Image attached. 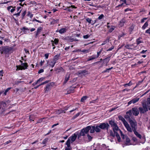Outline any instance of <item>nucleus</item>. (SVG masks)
<instances>
[{
    "label": "nucleus",
    "mask_w": 150,
    "mask_h": 150,
    "mask_svg": "<svg viewBox=\"0 0 150 150\" xmlns=\"http://www.w3.org/2000/svg\"><path fill=\"white\" fill-rule=\"evenodd\" d=\"M130 126L127 122V126H125L127 131L130 133H132L137 130V123L135 119L129 120V121Z\"/></svg>",
    "instance_id": "1"
},
{
    "label": "nucleus",
    "mask_w": 150,
    "mask_h": 150,
    "mask_svg": "<svg viewBox=\"0 0 150 150\" xmlns=\"http://www.w3.org/2000/svg\"><path fill=\"white\" fill-rule=\"evenodd\" d=\"M109 123L113 129L114 132L115 133L116 131H119L121 133L122 132L119 129L117 124L114 120H109Z\"/></svg>",
    "instance_id": "2"
},
{
    "label": "nucleus",
    "mask_w": 150,
    "mask_h": 150,
    "mask_svg": "<svg viewBox=\"0 0 150 150\" xmlns=\"http://www.w3.org/2000/svg\"><path fill=\"white\" fill-rule=\"evenodd\" d=\"M59 59V57L57 55L55 56L53 59H52L50 62L48 61H47V64L50 67H51L52 68L53 67L57 62V61Z\"/></svg>",
    "instance_id": "3"
},
{
    "label": "nucleus",
    "mask_w": 150,
    "mask_h": 150,
    "mask_svg": "<svg viewBox=\"0 0 150 150\" xmlns=\"http://www.w3.org/2000/svg\"><path fill=\"white\" fill-rule=\"evenodd\" d=\"M54 85L55 83L53 82H50L47 84L44 88L45 92V93H47Z\"/></svg>",
    "instance_id": "4"
},
{
    "label": "nucleus",
    "mask_w": 150,
    "mask_h": 150,
    "mask_svg": "<svg viewBox=\"0 0 150 150\" xmlns=\"http://www.w3.org/2000/svg\"><path fill=\"white\" fill-rule=\"evenodd\" d=\"M89 127H86L81 129L79 134H78L77 137L78 139H79L81 136H85L86 134L88 133V130L89 129Z\"/></svg>",
    "instance_id": "5"
},
{
    "label": "nucleus",
    "mask_w": 150,
    "mask_h": 150,
    "mask_svg": "<svg viewBox=\"0 0 150 150\" xmlns=\"http://www.w3.org/2000/svg\"><path fill=\"white\" fill-rule=\"evenodd\" d=\"M21 63V65L17 67L16 70L25 69L27 68L28 64L26 63H23L22 61L20 60Z\"/></svg>",
    "instance_id": "6"
},
{
    "label": "nucleus",
    "mask_w": 150,
    "mask_h": 150,
    "mask_svg": "<svg viewBox=\"0 0 150 150\" xmlns=\"http://www.w3.org/2000/svg\"><path fill=\"white\" fill-rule=\"evenodd\" d=\"M100 129H108L109 125L107 123H100L99 125Z\"/></svg>",
    "instance_id": "7"
},
{
    "label": "nucleus",
    "mask_w": 150,
    "mask_h": 150,
    "mask_svg": "<svg viewBox=\"0 0 150 150\" xmlns=\"http://www.w3.org/2000/svg\"><path fill=\"white\" fill-rule=\"evenodd\" d=\"M132 112L131 110H129L128 111L126 112V115L125 116V117L126 119H127L129 121V120H132L130 117L132 118L133 117Z\"/></svg>",
    "instance_id": "8"
},
{
    "label": "nucleus",
    "mask_w": 150,
    "mask_h": 150,
    "mask_svg": "<svg viewBox=\"0 0 150 150\" xmlns=\"http://www.w3.org/2000/svg\"><path fill=\"white\" fill-rule=\"evenodd\" d=\"M6 104L4 102L2 101L0 103V110L1 109V113H3L5 111V108Z\"/></svg>",
    "instance_id": "9"
},
{
    "label": "nucleus",
    "mask_w": 150,
    "mask_h": 150,
    "mask_svg": "<svg viewBox=\"0 0 150 150\" xmlns=\"http://www.w3.org/2000/svg\"><path fill=\"white\" fill-rule=\"evenodd\" d=\"M131 110L132 111L133 115L137 116L139 113V111L137 108H132Z\"/></svg>",
    "instance_id": "10"
},
{
    "label": "nucleus",
    "mask_w": 150,
    "mask_h": 150,
    "mask_svg": "<svg viewBox=\"0 0 150 150\" xmlns=\"http://www.w3.org/2000/svg\"><path fill=\"white\" fill-rule=\"evenodd\" d=\"M77 135L78 133H75L69 138V139H70V140H71L72 141L71 143L73 142L75 140L77 137Z\"/></svg>",
    "instance_id": "11"
},
{
    "label": "nucleus",
    "mask_w": 150,
    "mask_h": 150,
    "mask_svg": "<svg viewBox=\"0 0 150 150\" xmlns=\"http://www.w3.org/2000/svg\"><path fill=\"white\" fill-rule=\"evenodd\" d=\"M135 44V43H134L132 45H127L125 46V47L126 48L129 49H134L136 48V47L137 46V45L134 46Z\"/></svg>",
    "instance_id": "12"
},
{
    "label": "nucleus",
    "mask_w": 150,
    "mask_h": 150,
    "mask_svg": "<svg viewBox=\"0 0 150 150\" xmlns=\"http://www.w3.org/2000/svg\"><path fill=\"white\" fill-rule=\"evenodd\" d=\"M139 100V98H133L132 100H130L128 103V105H129L132 103L134 104L138 102Z\"/></svg>",
    "instance_id": "13"
},
{
    "label": "nucleus",
    "mask_w": 150,
    "mask_h": 150,
    "mask_svg": "<svg viewBox=\"0 0 150 150\" xmlns=\"http://www.w3.org/2000/svg\"><path fill=\"white\" fill-rule=\"evenodd\" d=\"M2 50L1 54H2L3 53H7L10 50V49L7 47H3L2 48Z\"/></svg>",
    "instance_id": "14"
},
{
    "label": "nucleus",
    "mask_w": 150,
    "mask_h": 150,
    "mask_svg": "<svg viewBox=\"0 0 150 150\" xmlns=\"http://www.w3.org/2000/svg\"><path fill=\"white\" fill-rule=\"evenodd\" d=\"M119 119L120 120H121L124 125L125 126H127V125H127V122L126 121L125 119L122 116H120L119 117Z\"/></svg>",
    "instance_id": "15"
},
{
    "label": "nucleus",
    "mask_w": 150,
    "mask_h": 150,
    "mask_svg": "<svg viewBox=\"0 0 150 150\" xmlns=\"http://www.w3.org/2000/svg\"><path fill=\"white\" fill-rule=\"evenodd\" d=\"M87 127H89V129L88 130V132L89 130H90V132L91 133H93L94 132L95 129V126H87Z\"/></svg>",
    "instance_id": "16"
},
{
    "label": "nucleus",
    "mask_w": 150,
    "mask_h": 150,
    "mask_svg": "<svg viewBox=\"0 0 150 150\" xmlns=\"http://www.w3.org/2000/svg\"><path fill=\"white\" fill-rule=\"evenodd\" d=\"M67 30L66 28H63L59 30H57L56 31V32H59L60 34H62L66 32Z\"/></svg>",
    "instance_id": "17"
},
{
    "label": "nucleus",
    "mask_w": 150,
    "mask_h": 150,
    "mask_svg": "<svg viewBox=\"0 0 150 150\" xmlns=\"http://www.w3.org/2000/svg\"><path fill=\"white\" fill-rule=\"evenodd\" d=\"M125 19L123 18L120 21L119 23V25L121 27H122L124 26L125 23L126 22Z\"/></svg>",
    "instance_id": "18"
},
{
    "label": "nucleus",
    "mask_w": 150,
    "mask_h": 150,
    "mask_svg": "<svg viewBox=\"0 0 150 150\" xmlns=\"http://www.w3.org/2000/svg\"><path fill=\"white\" fill-rule=\"evenodd\" d=\"M75 88V87H71L67 91V93L66 94H69L73 92V91Z\"/></svg>",
    "instance_id": "19"
},
{
    "label": "nucleus",
    "mask_w": 150,
    "mask_h": 150,
    "mask_svg": "<svg viewBox=\"0 0 150 150\" xmlns=\"http://www.w3.org/2000/svg\"><path fill=\"white\" fill-rule=\"evenodd\" d=\"M139 110L140 111V113H144L145 112H146L148 111L144 109V108H142V107L139 108Z\"/></svg>",
    "instance_id": "20"
},
{
    "label": "nucleus",
    "mask_w": 150,
    "mask_h": 150,
    "mask_svg": "<svg viewBox=\"0 0 150 150\" xmlns=\"http://www.w3.org/2000/svg\"><path fill=\"white\" fill-rule=\"evenodd\" d=\"M76 8L77 7L74 5H71L70 6H69L68 11L69 12H72L73 11V8Z\"/></svg>",
    "instance_id": "21"
},
{
    "label": "nucleus",
    "mask_w": 150,
    "mask_h": 150,
    "mask_svg": "<svg viewBox=\"0 0 150 150\" xmlns=\"http://www.w3.org/2000/svg\"><path fill=\"white\" fill-rule=\"evenodd\" d=\"M142 108H144V109L146 110H148V107L147 106V105H146V103L145 102H143L142 103Z\"/></svg>",
    "instance_id": "22"
},
{
    "label": "nucleus",
    "mask_w": 150,
    "mask_h": 150,
    "mask_svg": "<svg viewBox=\"0 0 150 150\" xmlns=\"http://www.w3.org/2000/svg\"><path fill=\"white\" fill-rule=\"evenodd\" d=\"M134 25L132 24L129 28V31L130 34H131L132 31L134 30Z\"/></svg>",
    "instance_id": "23"
},
{
    "label": "nucleus",
    "mask_w": 150,
    "mask_h": 150,
    "mask_svg": "<svg viewBox=\"0 0 150 150\" xmlns=\"http://www.w3.org/2000/svg\"><path fill=\"white\" fill-rule=\"evenodd\" d=\"M134 134L136 136L138 137L139 138L141 139L142 137V135L139 134L137 132V131H135L133 132Z\"/></svg>",
    "instance_id": "24"
},
{
    "label": "nucleus",
    "mask_w": 150,
    "mask_h": 150,
    "mask_svg": "<svg viewBox=\"0 0 150 150\" xmlns=\"http://www.w3.org/2000/svg\"><path fill=\"white\" fill-rule=\"evenodd\" d=\"M125 141H126V142L125 143V144L126 145H128L130 144V140L129 139V138H128L127 137H126V138Z\"/></svg>",
    "instance_id": "25"
},
{
    "label": "nucleus",
    "mask_w": 150,
    "mask_h": 150,
    "mask_svg": "<svg viewBox=\"0 0 150 150\" xmlns=\"http://www.w3.org/2000/svg\"><path fill=\"white\" fill-rule=\"evenodd\" d=\"M63 111L64 110H62L61 109H59L58 110H56L55 111V113L56 114H59L63 112Z\"/></svg>",
    "instance_id": "26"
},
{
    "label": "nucleus",
    "mask_w": 150,
    "mask_h": 150,
    "mask_svg": "<svg viewBox=\"0 0 150 150\" xmlns=\"http://www.w3.org/2000/svg\"><path fill=\"white\" fill-rule=\"evenodd\" d=\"M117 131H116L115 133H114L115 134V136H116L117 138V139L118 141L119 142H120L121 140V139L120 136L117 133Z\"/></svg>",
    "instance_id": "27"
},
{
    "label": "nucleus",
    "mask_w": 150,
    "mask_h": 150,
    "mask_svg": "<svg viewBox=\"0 0 150 150\" xmlns=\"http://www.w3.org/2000/svg\"><path fill=\"white\" fill-rule=\"evenodd\" d=\"M95 130L96 132H100L101 129H100V128L99 127V125H97L96 126V127H95Z\"/></svg>",
    "instance_id": "28"
},
{
    "label": "nucleus",
    "mask_w": 150,
    "mask_h": 150,
    "mask_svg": "<svg viewBox=\"0 0 150 150\" xmlns=\"http://www.w3.org/2000/svg\"><path fill=\"white\" fill-rule=\"evenodd\" d=\"M110 57H108L103 59L104 62L107 64L110 60Z\"/></svg>",
    "instance_id": "29"
},
{
    "label": "nucleus",
    "mask_w": 150,
    "mask_h": 150,
    "mask_svg": "<svg viewBox=\"0 0 150 150\" xmlns=\"http://www.w3.org/2000/svg\"><path fill=\"white\" fill-rule=\"evenodd\" d=\"M136 42L137 45H138L139 44L143 42V41L140 40V38H139L136 40Z\"/></svg>",
    "instance_id": "30"
},
{
    "label": "nucleus",
    "mask_w": 150,
    "mask_h": 150,
    "mask_svg": "<svg viewBox=\"0 0 150 150\" xmlns=\"http://www.w3.org/2000/svg\"><path fill=\"white\" fill-rule=\"evenodd\" d=\"M147 104L148 108L149 109L150 108V98H148L147 99Z\"/></svg>",
    "instance_id": "31"
},
{
    "label": "nucleus",
    "mask_w": 150,
    "mask_h": 150,
    "mask_svg": "<svg viewBox=\"0 0 150 150\" xmlns=\"http://www.w3.org/2000/svg\"><path fill=\"white\" fill-rule=\"evenodd\" d=\"M45 78L43 77L41 78L38 79L37 81L35 83V84H37L39 83L40 82L42 81Z\"/></svg>",
    "instance_id": "32"
},
{
    "label": "nucleus",
    "mask_w": 150,
    "mask_h": 150,
    "mask_svg": "<svg viewBox=\"0 0 150 150\" xmlns=\"http://www.w3.org/2000/svg\"><path fill=\"white\" fill-rule=\"evenodd\" d=\"M148 23L147 22H146L145 23L144 25L142 27V28L143 30H144L148 26Z\"/></svg>",
    "instance_id": "33"
},
{
    "label": "nucleus",
    "mask_w": 150,
    "mask_h": 150,
    "mask_svg": "<svg viewBox=\"0 0 150 150\" xmlns=\"http://www.w3.org/2000/svg\"><path fill=\"white\" fill-rule=\"evenodd\" d=\"M96 57L95 56L93 55L91 57H90L88 59H87L88 61H90L91 60H92L96 58Z\"/></svg>",
    "instance_id": "34"
},
{
    "label": "nucleus",
    "mask_w": 150,
    "mask_h": 150,
    "mask_svg": "<svg viewBox=\"0 0 150 150\" xmlns=\"http://www.w3.org/2000/svg\"><path fill=\"white\" fill-rule=\"evenodd\" d=\"M42 29V28L41 27H39L38 28L36 33V36H37L38 35L39 33L41 31Z\"/></svg>",
    "instance_id": "35"
},
{
    "label": "nucleus",
    "mask_w": 150,
    "mask_h": 150,
    "mask_svg": "<svg viewBox=\"0 0 150 150\" xmlns=\"http://www.w3.org/2000/svg\"><path fill=\"white\" fill-rule=\"evenodd\" d=\"M66 144L67 145L68 147H69L70 146V139L69 138L67 140L66 143Z\"/></svg>",
    "instance_id": "36"
},
{
    "label": "nucleus",
    "mask_w": 150,
    "mask_h": 150,
    "mask_svg": "<svg viewBox=\"0 0 150 150\" xmlns=\"http://www.w3.org/2000/svg\"><path fill=\"white\" fill-rule=\"evenodd\" d=\"M69 76H67L65 78L64 83H65L67 82V81L69 80Z\"/></svg>",
    "instance_id": "37"
},
{
    "label": "nucleus",
    "mask_w": 150,
    "mask_h": 150,
    "mask_svg": "<svg viewBox=\"0 0 150 150\" xmlns=\"http://www.w3.org/2000/svg\"><path fill=\"white\" fill-rule=\"evenodd\" d=\"M51 42H53L55 45H57L58 43L59 40L58 39L55 38L54 39V41L52 40Z\"/></svg>",
    "instance_id": "38"
},
{
    "label": "nucleus",
    "mask_w": 150,
    "mask_h": 150,
    "mask_svg": "<svg viewBox=\"0 0 150 150\" xmlns=\"http://www.w3.org/2000/svg\"><path fill=\"white\" fill-rule=\"evenodd\" d=\"M115 27L113 26H112L111 28L109 29V31L110 33L112 32L115 29Z\"/></svg>",
    "instance_id": "39"
},
{
    "label": "nucleus",
    "mask_w": 150,
    "mask_h": 150,
    "mask_svg": "<svg viewBox=\"0 0 150 150\" xmlns=\"http://www.w3.org/2000/svg\"><path fill=\"white\" fill-rule=\"evenodd\" d=\"M87 98V97L86 96H83L81 99V102H83Z\"/></svg>",
    "instance_id": "40"
},
{
    "label": "nucleus",
    "mask_w": 150,
    "mask_h": 150,
    "mask_svg": "<svg viewBox=\"0 0 150 150\" xmlns=\"http://www.w3.org/2000/svg\"><path fill=\"white\" fill-rule=\"evenodd\" d=\"M109 41V38H108L103 42V43L102 44V45H103L105 44L106 43L108 42Z\"/></svg>",
    "instance_id": "41"
},
{
    "label": "nucleus",
    "mask_w": 150,
    "mask_h": 150,
    "mask_svg": "<svg viewBox=\"0 0 150 150\" xmlns=\"http://www.w3.org/2000/svg\"><path fill=\"white\" fill-rule=\"evenodd\" d=\"M110 136H112V137H114L115 135V134L114 133H113V132L112 130H110Z\"/></svg>",
    "instance_id": "42"
},
{
    "label": "nucleus",
    "mask_w": 150,
    "mask_h": 150,
    "mask_svg": "<svg viewBox=\"0 0 150 150\" xmlns=\"http://www.w3.org/2000/svg\"><path fill=\"white\" fill-rule=\"evenodd\" d=\"M86 21L88 22L89 24L91 23L92 24V23L91 21H92L91 19L89 18H87L86 19Z\"/></svg>",
    "instance_id": "43"
},
{
    "label": "nucleus",
    "mask_w": 150,
    "mask_h": 150,
    "mask_svg": "<svg viewBox=\"0 0 150 150\" xmlns=\"http://www.w3.org/2000/svg\"><path fill=\"white\" fill-rule=\"evenodd\" d=\"M11 88H7L4 93V94L5 95H6L7 94V93Z\"/></svg>",
    "instance_id": "44"
},
{
    "label": "nucleus",
    "mask_w": 150,
    "mask_h": 150,
    "mask_svg": "<svg viewBox=\"0 0 150 150\" xmlns=\"http://www.w3.org/2000/svg\"><path fill=\"white\" fill-rule=\"evenodd\" d=\"M104 17V15L103 14L100 15L98 17V19L100 20Z\"/></svg>",
    "instance_id": "45"
},
{
    "label": "nucleus",
    "mask_w": 150,
    "mask_h": 150,
    "mask_svg": "<svg viewBox=\"0 0 150 150\" xmlns=\"http://www.w3.org/2000/svg\"><path fill=\"white\" fill-rule=\"evenodd\" d=\"M29 29L27 28H25V27H23L22 29V31H23L24 32H25V30H29Z\"/></svg>",
    "instance_id": "46"
},
{
    "label": "nucleus",
    "mask_w": 150,
    "mask_h": 150,
    "mask_svg": "<svg viewBox=\"0 0 150 150\" xmlns=\"http://www.w3.org/2000/svg\"><path fill=\"white\" fill-rule=\"evenodd\" d=\"M21 10H20V11L17 13L16 14H15L13 15L15 16H16L18 17L20 15V13L21 12Z\"/></svg>",
    "instance_id": "47"
},
{
    "label": "nucleus",
    "mask_w": 150,
    "mask_h": 150,
    "mask_svg": "<svg viewBox=\"0 0 150 150\" xmlns=\"http://www.w3.org/2000/svg\"><path fill=\"white\" fill-rule=\"evenodd\" d=\"M90 36V35H83V37L84 38L86 39L88 38Z\"/></svg>",
    "instance_id": "48"
},
{
    "label": "nucleus",
    "mask_w": 150,
    "mask_h": 150,
    "mask_svg": "<svg viewBox=\"0 0 150 150\" xmlns=\"http://www.w3.org/2000/svg\"><path fill=\"white\" fill-rule=\"evenodd\" d=\"M113 67H111L110 68L107 69L105 70L104 71V72H109V71L111 70V69H112Z\"/></svg>",
    "instance_id": "49"
},
{
    "label": "nucleus",
    "mask_w": 150,
    "mask_h": 150,
    "mask_svg": "<svg viewBox=\"0 0 150 150\" xmlns=\"http://www.w3.org/2000/svg\"><path fill=\"white\" fill-rule=\"evenodd\" d=\"M143 81V80H142L141 81H139L138 83H137V85H136V86L135 87H137V86L138 85H140L141 83Z\"/></svg>",
    "instance_id": "50"
},
{
    "label": "nucleus",
    "mask_w": 150,
    "mask_h": 150,
    "mask_svg": "<svg viewBox=\"0 0 150 150\" xmlns=\"http://www.w3.org/2000/svg\"><path fill=\"white\" fill-rule=\"evenodd\" d=\"M47 141V139H44L42 141V143L43 144H45Z\"/></svg>",
    "instance_id": "51"
},
{
    "label": "nucleus",
    "mask_w": 150,
    "mask_h": 150,
    "mask_svg": "<svg viewBox=\"0 0 150 150\" xmlns=\"http://www.w3.org/2000/svg\"><path fill=\"white\" fill-rule=\"evenodd\" d=\"M146 33H148L150 35V28L146 30L145 32Z\"/></svg>",
    "instance_id": "52"
},
{
    "label": "nucleus",
    "mask_w": 150,
    "mask_h": 150,
    "mask_svg": "<svg viewBox=\"0 0 150 150\" xmlns=\"http://www.w3.org/2000/svg\"><path fill=\"white\" fill-rule=\"evenodd\" d=\"M49 53H46L45 54V56L46 59H47L48 58V56H49Z\"/></svg>",
    "instance_id": "53"
},
{
    "label": "nucleus",
    "mask_w": 150,
    "mask_h": 150,
    "mask_svg": "<svg viewBox=\"0 0 150 150\" xmlns=\"http://www.w3.org/2000/svg\"><path fill=\"white\" fill-rule=\"evenodd\" d=\"M101 51H100L99 52H97V56H96V58H97V57H99V56L100 54L101 53Z\"/></svg>",
    "instance_id": "54"
},
{
    "label": "nucleus",
    "mask_w": 150,
    "mask_h": 150,
    "mask_svg": "<svg viewBox=\"0 0 150 150\" xmlns=\"http://www.w3.org/2000/svg\"><path fill=\"white\" fill-rule=\"evenodd\" d=\"M29 120L30 121H32H32H34V120H33V116H32L31 115L30 116V117H29Z\"/></svg>",
    "instance_id": "55"
},
{
    "label": "nucleus",
    "mask_w": 150,
    "mask_h": 150,
    "mask_svg": "<svg viewBox=\"0 0 150 150\" xmlns=\"http://www.w3.org/2000/svg\"><path fill=\"white\" fill-rule=\"evenodd\" d=\"M26 13V11H24L22 14V16L23 18V17L25 16Z\"/></svg>",
    "instance_id": "56"
},
{
    "label": "nucleus",
    "mask_w": 150,
    "mask_h": 150,
    "mask_svg": "<svg viewBox=\"0 0 150 150\" xmlns=\"http://www.w3.org/2000/svg\"><path fill=\"white\" fill-rule=\"evenodd\" d=\"M120 132L121 134V137H122V138L124 139H125L126 137V136H125L124 135L122 134V133H121V132Z\"/></svg>",
    "instance_id": "57"
},
{
    "label": "nucleus",
    "mask_w": 150,
    "mask_h": 150,
    "mask_svg": "<svg viewBox=\"0 0 150 150\" xmlns=\"http://www.w3.org/2000/svg\"><path fill=\"white\" fill-rule=\"evenodd\" d=\"M81 112H79L78 113H77L75 116H74V118H76L80 114Z\"/></svg>",
    "instance_id": "58"
},
{
    "label": "nucleus",
    "mask_w": 150,
    "mask_h": 150,
    "mask_svg": "<svg viewBox=\"0 0 150 150\" xmlns=\"http://www.w3.org/2000/svg\"><path fill=\"white\" fill-rule=\"evenodd\" d=\"M81 52H86V53H88V50H82L81 51Z\"/></svg>",
    "instance_id": "59"
},
{
    "label": "nucleus",
    "mask_w": 150,
    "mask_h": 150,
    "mask_svg": "<svg viewBox=\"0 0 150 150\" xmlns=\"http://www.w3.org/2000/svg\"><path fill=\"white\" fill-rule=\"evenodd\" d=\"M16 7L15 6L14 7H13V8H12V9L11 10V13H13V12L15 10V8Z\"/></svg>",
    "instance_id": "60"
},
{
    "label": "nucleus",
    "mask_w": 150,
    "mask_h": 150,
    "mask_svg": "<svg viewBox=\"0 0 150 150\" xmlns=\"http://www.w3.org/2000/svg\"><path fill=\"white\" fill-rule=\"evenodd\" d=\"M123 5V3H122L121 4L119 5H118L117 6H116V8H117V7H121Z\"/></svg>",
    "instance_id": "61"
},
{
    "label": "nucleus",
    "mask_w": 150,
    "mask_h": 150,
    "mask_svg": "<svg viewBox=\"0 0 150 150\" xmlns=\"http://www.w3.org/2000/svg\"><path fill=\"white\" fill-rule=\"evenodd\" d=\"M87 137L88 139L89 140H91L92 138V137L88 134L87 135Z\"/></svg>",
    "instance_id": "62"
},
{
    "label": "nucleus",
    "mask_w": 150,
    "mask_h": 150,
    "mask_svg": "<svg viewBox=\"0 0 150 150\" xmlns=\"http://www.w3.org/2000/svg\"><path fill=\"white\" fill-rule=\"evenodd\" d=\"M114 47H112L110 48H109L108 50H107V51H110L112 50L114 48Z\"/></svg>",
    "instance_id": "63"
},
{
    "label": "nucleus",
    "mask_w": 150,
    "mask_h": 150,
    "mask_svg": "<svg viewBox=\"0 0 150 150\" xmlns=\"http://www.w3.org/2000/svg\"><path fill=\"white\" fill-rule=\"evenodd\" d=\"M44 71V70L43 69H41L39 70L38 72L39 74H40L42 72H43Z\"/></svg>",
    "instance_id": "64"
}]
</instances>
